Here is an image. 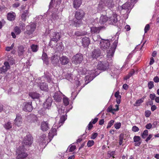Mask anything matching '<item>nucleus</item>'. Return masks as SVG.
<instances>
[{
  "mask_svg": "<svg viewBox=\"0 0 159 159\" xmlns=\"http://www.w3.org/2000/svg\"><path fill=\"white\" fill-rule=\"evenodd\" d=\"M100 48L104 51L109 49L107 51V57L108 58H111L113 57L114 54L115 49L116 46L115 48H109L110 43V41L108 39H102L100 41Z\"/></svg>",
  "mask_w": 159,
  "mask_h": 159,
  "instance_id": "1",
  "label": "nucleus"
},
{
  "mask_svg": "<svg viewBox=\"0 0 159 159\" xmlns=\"http://www.w3.org/2000/svg\"><path fill=\"white\" fill-rule=\"evenodd\" d=\"M97 69L99 70L104 71L107 70L109 68V64L107 60L98 62Z\"/></svg>",
  "mask_w": 159,
  "mask_h": 159,
  "instance_id": "2",
  "label": "nucleus"
},
{
  "mask_svg": "<svg viewBox=\"0 0 159 159\" xmlns=\"http://www.w3.org/2000/svg\"><path fill=\"white\" fill-rule=\"evenodd\" d=\"M114 0H106L103 2H101L99 4V8L102 9L103 8V6H104L107 7L110 9H112L114 7L115 5Z\"/></svg>",
  "mask_w": 159,
  "mask_h": 159,
  "instance_id": "3",
  "label": "nucleus"
},
{
  "mask_svg": "<svg viewBox=\"0 0 159 159\" xmlns=\"http://www.w3.org/2000/svg\"><path fill=\"white\" fill-rule=\"evenodd\" d=\"M26 148H24L23 146H19L16 150L17 154L18 155L17 157L18 158L22 159L27 156V153L24 152V150Z\"/></svg>",
  "mask_w": 159,
  "mask_h": 159,
  "instance_id": "4",
  "label": "nucleus"
},
{
  "mask_svg": "<svg viewBox=\"0 0 159 159\" xmlns=\"http://www.w3.org/2000/svg\"><path fill=\"white\" fill-rule=\"evenodd\" d=\"M33 138L30 134L27 135L25 138L23 142V145L24 148L30 146L33 143Z\"/></svg>",
  "mask_w": 159,
  "mask_h": 159,
  "instance_id": "5",
  "label": "nucleus"
},
{
  "mask_svg": "<svg viewBox=\"0 0 159 159\" xmlns=\"http://www.w3.org/2000/svg\"><path fill=\"white\" fill-rule=\"evenodd\" d=\"M36 27V25L34 23L27 26L26 27V30L24 32V34L26 35V36H29L32 34L35 31Z\"/></svg>",
  "mask_w": 159,
  "mask_h": 159,
  "instance_id": "6",
  "label": "nucleus"
},
{
  "mask_svg": "<svg viewBox=\"0 0 159 159\" xmlns=\"http://www.w3.org/2000/svg\"><path fill=\"white\" fill-rule=\"evenodd\" d=\"M88 74L85 76V80H93L95 77L98 75L99 73L96 70H93L87 71Z\"/></svg>",
  "mask_w": 159,
  "mask_h": 159,
  "instance_id": "7",
  "label": "nucleus"
},
{
  "mask_svg": "<svg viewBox=\"0 0 159 159\" xmlns=\"http://www.w3.org/2000/svg\"><path fill=\"white\" fill-rule=\"evenodd\" d=\"M83 60V57L81 54H77L72 58V62L75 64L81 63Z\"/></svg>",
  "mask_w": 159,
  "mask_h": 159,
  "instance_id": "8",
  "label": "nucleus"
},
{
  "mask_svg": "<svg viewBox=\"0 0 159 159\" xmlns=\"http://www.w3.org/2000/svg\"><path fill=\"white\" fill-rule=\"evenodd\" d=\"M50 36L51 40L49 43L50 45L52 41L56 43L61 38L60 34L57 32H52L50 34Z\"/></svg>",
  "mask_w": 159,
  "mask_h": 159,
  "instance_id": "9",
  "label": "nucleus"
},
{
  "mask_svg": "<svg viewBox=\"0 0 159 159\" xmlns=\"http://www.w3.org/2000/svg\"><path fill=\"white\" fill-rule=\"evenodd\" d=\"M23 110L25 111L29 112L31 111L33 109L32 102H24L23 103Z\"/></svg>",
  "mask_w": 159,
  "mask_h": 159,
  "instance_id": "10",
  "label": "nucleus"
},
{
  "mask_svg": "<svg viewBox=\"0 0 159 159\" xmlns=\"http://www.w3.org/2000/svg\"><path fill=\"white\" fill-rule=\"evenodd\" d=\"M4 65L0 67V73L4 74L8 70L10 69V66L9 63L6 61L4 63Z\"/></svg>",
  "mask_w": 159,
  "mask_h": 159,
  "instance_id": "11",
  "label": "nucleus"
},
{
  "mask_svg": "<svg viewBox=\"0 0 159 159\" xmlns=\"http://www.w3.org/2000/svg\"><path fill=\"white\" fill-rule=\"evenodd\" d=\"M60 58L57 55H54L52 56L51 58L52 63L54 66H56L60 61Z\"/></svg>",
  "mask_w": 159,
  "mask_h": 159,
  "instance_id": "12",
  "label": "nucleus"
},
{
  "mask_svg": "<svg viewBox=\"0 0 159 159\" xmlns=\"http://www.w3.org/2000/svg\"><path fill=\"white\" fill-rule=\"evenodd\" d=\"M70 61L69 59L66 56H63L60 58V62L62 65H67Z\"/></svg>",
  "mask_w": 159,
  "mask_h": 159,
  "instance_id": "13",
  "label": "nucleus"
},
{
  "mask_svg": "<svg viewBox=\"0 0 159 159\" xmlns=\"http://www.w3.org/2000/svg\"><path fill=\"white\" fill-rule=\"evenodd\" d=\"M101 52L99 49H95L91 53V56L93 58L97 59L101 56Z\"/></svg>",
  "mask_w": 159,
  "mask_h": 159,
  "instance_id": "14",
  "label": "nucleus"
},
{
  "mask_svg": "<svg viewBox=\"0 0 159 159\" xmlns=\"http://www.w3.org/2000/svg\"><path fill=\"white\" fill-rule=\"evenodd\" d=\"M84 15V11L82 10H79L75 12V17L77 20H80L83 18Z\"/></svg>",
  "mask_w": 159,
  "mask_h": 159,
  "instance_id": "15",
  "label": "nucleus"
},
{
  "mask_svg": "<svg viewBox=\"0 0 159 159\" xmlns=\"http://www.w3.org/2000/svg\"><path fill=\"white\" fill-rule=\"evenodd\" d=\"M52 102V100L51 98H48L43 104L44 108L49 109L51 107Z\"/></svg>",
  "mask_w": 159,
  "mask_h": 159,
  "instance_id": "16",
  "label": "nucleus"
},
{
  "mask_svg": "<svg viewBox=\"0 0 159 159\" xmlns=\"http://www.w3.org/2000/svg\"><path fill=\"white\" fill-rule=\"evenodd\" d=\"M108 21L109 23L111 24H115L117 21V15L113 14L111 17L108 19Z\"/></svg>",
  "mask_w": 159,
  "mask_h": 159,
  "instance_id": "17",
  "label": "nucleus"
},
{
  "mask_svg": "<svg viewBox=\"0 0 159 159\" xmlns=\"http://www.w3.org/2000/svg\"><path fill=\"white\" fill-rule=\"evenodd\" d=\"M41 128L43 131H46L48 130L49 129L48 122L47 121L42 122L41 125Z\"/></svg>",
  "mask_w": 159,
  "mask_h": 159,
  "instance_id": "18",
  "label": "nucleus"
},
{
  "mask_svg": "<svg viewBox=\"0 0 159 159\" xmlns=\"http://www.w3.org/2000/svg\"><path fill=\"white\" fill-rule=\"evenodd\" d=\"M53 2H54L56 4V7L57 10H58V6L61 3V0H51L49 4L50 8H51L53 7Z\"/></svg>",
  "mask_w": 159,
  "mask_h": 159,
  "instance_id": "19",
  "label": "nucleus"
},
{
  "mask_svg": "<svg viewBox=\"0 0 159 159\" xmlns=\"http://www.w3.org/2000/svg\"><path fill=\"white\" fill-rule=\"evenodd\" d=\"M57 134V130L55 128L52 129L48 134V139L50 142L53 136Z\"/></svg>",
  "mask_w": 159,
  "mask_h": 159,
  "instance_id": "20",
  "label": "nucleus"
},
{
  "mask_svg": "<svg viewBox=\"0 0 159 159\" xmlns=\"http://www.w3.org/2000/svg\"><path fill=\"white\" fill-rule=\"evenodd\" d=\"M90 43L89 38L87 37H85L82 39V45L84 47H88Z\"/></svg>",
  "mask_w": 159,
  "mask_h": 159,
  "instance_id": "21",
  "label": "nucleus"
},
{
  "mask_svg": "<svg viewBox=\"0 0 159 159\" xmlns=\"http://www.w3.org/2000/svg\"><path fill=\"white\" fill-rule=\"evenodd\" d=\"M25 49L24 46L23 45H20L17 49V52L19 56H22L25 51Z\"/></svg>",
  "mask_w": 159,
  "mask_h": 159,
  "instance_id": "22",
  "label": "nucleus"
},
{
  "mask_svg": "<svg viewBox=\"0 0 159 159\" xmlns=\"http://www.w3.org/2000/svg\"><path fill=\"white\" fill-rule=\"evenodd\" d=\"M54 99L57 102H60L62 99L61 95L59 93H55L53 96Z\"/></svg>",
  "mask_w": 159,
  "mask_h": 159,
  "instance_id": "23",
  "label": "nucleus"
},
{
  "mask_svg": "<svg viewBox=\"0 0 159 159\" xmlns=\"http://www.w3.org/2000/svg\"><path fill=\"white\" fill-rule=\"evenodd\" d=\"M42 58L44 63L47 65H48L49 64V61L47 55L46 53L44 52H43Z\"/></svg>",
  "mask_w": 159,
  "mask_h": 159,
  "instance_id": "24",
  "label": "nucleus"
},
{
  "mask_svg": "<svg viewBox=\"0 0 159 159\" xmlns=\"http://www.w3.org/2000/svg\"><path fill=\"white\" fill-rule=\"evenodd\" d=\"M15 124L18 126L21 125L22 124L21 117L20 116H17L14 120Z\"/></svg>",
  "mask_w": 159,
  "mask_h": 159,
  "instance_id": "25",
  "label": "nucleus"
},
{
  "mask_svg": "<svg viewBox=\"0 0 159 159\" xmlns=\"http://www.w3.org/2000/svg\"><path fill=\"white\" fill-rule=\"evenodd\" d=\"M107 20L108 17L106 16L102 15L100 17L99 22L101 24H104Z\"/></svg>",
  "mask_w": 159,
  "mask_h": 159,
  "instance_id": "26",
  "label": "nucleus"
},
{
  "mask_svg": "<svg viewBox=\"0 0 159 159\" xmlns=\"http://www.w3.org/2000/svg\"><path fill=\"white\" fill-rule=\"evenodd\" d=\"M122 9L126 10V13H129L130 11V6L129 2H126L123 4L122 7Z\"/></svg>",
  "mask_w": 159,
  "mask_h": 159,
  "instance_id": "27",
  "label": "nucleus"
},
{
  "mask_svg": "<svg viewBox=\"0 0 159 159\" xmlns=\"http://www.w3.org/2000/svg\"><path fill=\"white\" fill-rule=\"evenodd\" d=\"M47 138L46 135L45 134H43L40 136V141L42 143H48L50 142H49V139H48Z\"/></svg>",
  "mask_w": 159,
  "mask_h": 159,
  "instance_id": "28",
  "label": "nucleus"
},
{
  "mask_svg": "<svg viewBox=\"0 0 159 159\" xmlns=\"http://www.w3.org/2000/svg\"><path fill=\"white\" fill-rule=\"evenodd\" d=\"M29 95L32 98L34 99L39 98L40 95L36 92H33L29 93Z\"/></svg>",
  "mask_w": 159,
  "mask_h": 159,
  "instance_id": "29",
  "label": "nucleus"
},
{
  "mask_svg": "<svg viewBox=\"0 0 159 159\" xmlns=\"http://www.w3.org/2000/svg\"><path fill=\"white\" fill-rule=\"evenodd\" d=\"M82 3V0H74L73 2L74 7L77 9L78 8Z\"/></svg>",
  "mask_w": 159,
  "mask_h": 159,
  "instance_id": "30",
  "label": "nucleus"
},
{
  "mask_svg": "<svg viewBox=\"0 0 159 159\" xmlns=\"http://www.w3.org/2000/svg\"><path fill=\"white\" fill-rule=\"evenodd\" d=\"M15 13L14 12L9 13L7 15V18L10 21L14 20L15 17Z\"/></svg>",
  "mask_w": 159,
  "mask_h": 159,
  "instance_id": "31",
  "label": "nucleus"
},
{
  "mask_svg": "<svg viewBox=\"0 0 159 159\" xmlns=\"http://www.w3.org/2000/svg\"><path fill=\"white\" fill-rule=\"evenodd\" d=\"M102 28V27L100 26L99 27H92L91 28V33L92 34L95 33H98L100 30Z\"/></svg>",
  "mask_w": 159,
  "mask_h": 159,
  "instance_id": "32",
  "label": "nucleus"
},
{
  "mask_svg": "<svg viewBox=\"0 0 159 159\" xmlns=\"http://www.w3.org/2000/svg\"><path fill=\"white\" fill-rule=\"evenodd\" d=\"M98 118H95L93 120L92 122L91 121L89 123L88 126H87V127H88V130H90L93 127V125L92 124V123L93 124H95L98 121Z\"/></svg>",
  "mask_w": 159,
  "mask_h": 159,
  "instance_id": "33",
  "label": "nucleus"
},
{
  "mask_svg": "<svg viewBox=\"0 0 159 159\" xmlns=\"http://www.w3.org/2000/svg\"><path fill=\"white\" fill-rule=\"evenodd\" d=\"M40 89L42 90L47 91L48 89V85L46 83H42L40 84Z\"/></svg>",
  "mask_w": 159,
  "mask_h": 159,
  "instance_id": "34",
  "label": "nucleus"
},
{
  "mask_svg": "<svg viewBox=\"0 0 159 159\" xmlns=\"http://www.w3.org/2000/svg\"><path fill=\"white\" fill-rule=\"evenodd\" d=\"M115 96L116 98V102L118 104H119L120 102V99L121 97L119 95V92L117 91L115 93Z\"/></svg>",
  "mask_w": 159,
  "mask_h": 159,
  "instance_id": "35",
  "label": "nucleus"
},
{
  "mask_svg": "<svg viewBox=\"0 0 159 159\" xmlns=\"http://www.w3.org/2000/svg\"><path fill=\"white\" fill-rule=\"evenodd\" d=\"M116 109H112L111 106L109 107L107 109V111L108 112H112L113 113V111H117L119 110V106L117 105H115Z\"/></svg>",
  "mask_w": 159,
  "mask_h": 159,
  "instance_id": "36",
  "label": "nucleus"
},
{
  "mask_svg": "<svg viewBox=\"0 0 159 159\" xmlns=\"http://www.w3.org/2000/svg\"><path fill=\"white\" fill-rule=\"evenodd\" d=\"M29 12L28 10H25L24 11L21 15V18L23 20L25 21L26 19V16L28 15Z\"/></svg>",
  "mask_w": 159,
  "mask_h": 159,
  "instance_id": "37",
  "label": "nucleus"
},
{
  "mask_svg": "<svg viewBox=\"0 0 159 159\" xmlns=\"http://www.w3.org/2000/svg\"><path fill=\"white\" fill-rule=\"evenodd\" d=\"M134 145L135 146H139V136H134Z\"/></svg>",
  "mask_w": 159,
  "mask_h": 159,
  "instance_id": "38",
  "label": "nucleus"
},
{
  "mask_svg": "<svg viewBox=\"0 0 159 159\" xmlns=\"http://www.w3.org/2000/svg\"><path fill=\"white\" fill-rule=\"evenodd\" d=\"M51 19L52 21H55L59 18V17L56 13H53L51 16Z\"/></svg>",
  "mask_w": 159,
  "mask_h": 159,
  "instance_id": "39",
  "label": "nucleus"
},
{
  "mask_svg": "<svg viewBox=\"0 0 159 159\" xmlns=\"http://www.w3.org/2000/svg\"><path fill=\"white\" fill-rule=\"evenodd\" d=\"M66 118L65 116H61L59 122V124L60 126L62 125L64 123V121L66 120Z\"/></svg>",
  "mask_w": 159,
  "mask_h": 159,
  "instance_id": "40",
  "label": "nucleus"
},
{
  "mask_svg": "<svg viewBox=\"0 0 159 159\" xmlns=\"http://www.w3.org/2000/svg\"><path fill=\"white\" fill-rule=\"evenodd\" d=\"M31 48L33 52H36L38 50V47L37 45L32 44L31 46Z\"/></svg>",
  "mask_w": 159,
  "mask_h": 159,
  "instance_id": "41",
  "label": "nucleus"
},
{
  "mask_svg": "<svg viewBox=\"0 0 159 159\" xmlns=\"http://www.w3.org/2000/svg\"><path fill=\"white\" fill-rule=\"evenodd\" d=\"M134 71L133 69H132L129 74H128L125 77V78H124V80H128L129 79L131 76L133 75L134 74Z\"/></svg>",
  "mask_w": 159,
  "mask_h": 159,
  "instance_id": "42",
  "label": "nucleus"
},
{
  "mask_svg": "<svg viewBox=\"0 0 159 159\" xmlns=\"http://www.w3.org/2000/svg\"><path fill=\"white\" fill-rule=\"evenodd\" d=\"M4 127L7 129H9L12 128V125L10 122H8L4 125Z\"/></svg>",
  "mask_w": 159,
  "mask_h": 159,
  "instance_id": "43",
  "label": "nucleus"
},
{
  "mask_svg": "<svg viewBox=\"0 0 159 159\" xmlns=\"http://www.w3.org/2000/svg\"><path fill=\"white\" fill-rule=\"evenodd\" d=\"M64 104L67 106L69 104V100L68 98L66 97H64L63 99Z\"/></svg>",
  "mask_w": 159,
  "mask_h": 159,
  "instance_id": "44",
  "label": "nucleus"
},
{
  "mask_svg": "<svg viewBox=\"0 0 159 159\" xmlns=\"http://www.w3.org/2000/svg\"><path fill=\"white\" fill-rule=\"evenodd\" d=\"M14 31L16 34H19L21 33V30L18 26H16L15 27Z\"/></svg>",
  "mask_w": 159,
  "mask_h": 159,
  "instance_id": "45",
  "label": "nucleus"
},
{
  "mask_svg": "<svg viewBox=\"0 0 159 159\" xmlns=\"http://www.w3.org/2000/svg\"><path fill=\"white\" fill-rule=\"evenodd\" d=\"M148 131L147 130H145L143 133L142 134L141 136L142 138L145 139L148 136Z\"/></svg>",
  "mask_w": 159,
  "mask_h": 159,
  "instance_id": "46",
  "label": "nucleus"
},
{
  "mask_svg": "<svg viewBox=\"0 0 159 159\" xmlns=\"http://www.w3.org/2000/svg\"><path fill=\"white\" fill-rule=\"evenodd\" d=\"M65 79L66 80H70V79H73V75L71 74H66L65 75Z\"/></svg>",
  "mask_w": 159,
  "mask_h": 159,
  "instance_id": "47",
  "label": "nucleus"
},
{
  "mask_svg": "<svg viewBox=\"0 0 159 159\" xmlns=\"http://www.w3.org/2000/svg\"><path fill=\"white\" fill-rule=\"evenodd\" d=\"M100 36L98 35H94L93 36V39L94 41H96L99 40Z\"/></svg>",
  "mask_w": 159,
  "mask_h": 159,
  "instance_id": "48",
  "label": "nucleus"
},
{
  "mask_svg": "<svg viewBox=\"0 0 159 159\" xmlns=\"http://www.w3.org/2000/svg\"><path fill=\"white\" fill-rule=\"evenodd\" d=\"M110 76L111 77V79H118V78L117 75L115 74L114 73L111 72L110 74Z\"/></svg>",
  "mask_w": 159,
  "mask_h": 159,
  "instance_id": "49",
  "label": "nucleus"
},
{
  "mask_svg": "<svg viewBox=\"0 0 159 159\" xmlns=\"http://www.w3.org/2000/svg\"><path fill=\"white\" fill-rule=\"evenodd\" d=\"M94 144V142L93 140H89L87 143V145L88 147H90L93 146Z\"/></svg>",
  "mask_w": 159,
  "mask_h": 159,
  "instance_id": "50",
  "label": "nucleus"
},
{
  "mask_svg": "<svg viewBox=\"0 0 159 159\" xmlns=\"http://www.w3.org/2000/svg\"><path fill=\"white\" fill-rule=\"evenodd\" d=\"M114 122V120H111L108 123V125L107 127V128L109 129L111 127V126L113 125Z\"/></svg>",
  "mask_w": 159,
  "mask_h": 159,
  "instance_id": "51",
  "label": "nucleus"
},
{
  "mask_svg": "<svg viewBox=\"0 0 159 159\" xmlns=\"http://www.w3.org/2000/svg\"><path fill=\"white\" fill-rule=\"evenodd\" d=\"M123 135L122 134H120L119 136V144L121 145L123 143Z\"/></svg>",
  "mask_w": 159,
  "mask_h": 159,
  "instance_id": "52",
  "label": "nucleus"
},
{
  "mask_svg": "<svg viewBox=\"0 0 159 159\" xmlns=\"http://www.w3.org/2000/svg\"><path fill=\"white\" fill-rule=\"evenodd\" d=\"M153 82V81H150L148 84V87L149 89H152L154 87Z\"/></svg>",
  "mask_w": 159,
  "mask_h": 159,
  "instance_id": "53",
  "label": "nucleus"
},
{
  "mask_svg": "<svg viewBox=\"0 0 159 159\" xmlns=\"http://www.w3.org/2000/svg\"><path fill=\"white\" fill-rule=\"evenodd\" d=\"M121 125V124L120 123H116L115 124L114 127L116 129H118L120 127Z\"/></svg>",
  "mask_w": 159,
  "mask_h": 159,
  "instance_id": "54",
  "label": "nucleus"
},
{
  "mask_svg": "<svg viewBox=\"0 0 159 159\" xmlns=\"http://www.w3.org/2000/svg\"><path fill=\"white\" fill-rule=\"evenodd\" d=\"M39 113L42 115H44L46 113L45 110V108L41 109L39 111Z\"/></svg>",
  "mask_w": 159,
  "mask_h": 159,
  "instance_id": "55",
  "label": "nucleus"
},
{
  "mask_svg": "<svg viewBox=\"0 0 159 159\" xmlns=\"http://www.w3.org/2000/svg\"><path fill=\"white\" fill-rule=\"evenodd\" d=\"M70 148L69 149V151L70 152H72L74 151L76 148V146L75 145H71V146L70 147Z\"/></svg>",
  "mask_w": 159,
  "mask_h": 159,
  "instance_id": "56",
  "label": "nucleus"
},
{
  "mask_svg": "<svg viewBox=\"0 0 159 159\" xmlns=\"http://www.w3.org/2000/svg\"><path fill=\"white\" fill-rule=\"evenodd\" d=\"M132 130L134 132H137L139 130V128L136 126H134L132 127Z\"/></svg>",
  "mask_w": 159,
  "mask_h": 159,
  "instance_id": "57",
  "label": "nucleus"
},
{
  "mask_svg": "<svg viewBox=\"0 0 159 159\" xmlns=\"http://www.w3.org/2000/svg\"><path fill=\"white\" fill-rule=\"evenodd\" d=\"M150 28L149 25L148 24H147L146 26L144 28L145 33H147V31L149 30Z\"/></svg>",
  "mask_w": 159,
  "mask_h": 159,
  "instance_id": "58",
  "label": "nucleus"
},
{
  "mask_svg": "<svg viewBox=\"0 0 159 159\" xmlns=\"http://www.w3.org/2000/svg\"><path fill=\"white\" fill-rule=\"evenodd\" d=\"M98 135V134L96 133H94L92 134L91 138L92 139H94L97 137Z\"/></svg>",
  "mask_w": 159,
  "mask_h": 159,
  "instance_id": "59",
  "label": "nucleus"
},
{
  "mask_svg": "<svg viewBox=\"0 0 159 159\" xmlns=\"http://www.w3.org/2000/svg\"><path fill=\"white\" fill-rule=\"evenodd\" d=\"M151 114V112L150 111H147L145 112V116L146 117H149Z\"/></svg>",
  "mask_w": 159,
  "mask_h": 159,
  "instance_id": "60",
  "label": "nucleus"
},
{
  "mask_svg": "<svg viewBox=\"0 0 159 159\" xmlns=\"http://www.w3.org/2000/svg\"><path fill=\"white\" fill-rule=\"evenodd\" d=\"M14 45V44L13 43L11 46L7 47L6 48V50L7 51H10L13 48Z\"/></svg>",
  "mask_w": 159,
  "mask_h": 159,
  "instance_id": "61",
  "label": "nucleus"
},
{
  "mask_svg": "<svg viewBox=\"0 0 159 159\" xmlns=\"http://www.w3.org/2000/svg\"><path fill=\"white\" fill-rule=\"evenodd\" d=\"M152 125L150 123L147 124L145 126L146 128L148 129H150L152 128Z\"/></svg>",
  "mask_w": 159,
  "mask_h": 159,
  "instance_id": "62",
  "label": "nucleus"
},
{
  "mask_svg": "<svg viewBox=\"0 0 159 159\" xmlns=\"http://www.w3.org/2000/svg\"><path fill=\"white\" fill-rule=\"evenodd\" d=\"M20 5V3L18 2H16L13 5V7L16 8L19 7Z\"/></svg>",
  "mask_w": 159,
  "mask_h": 159,
  "instance_id": "63",
  "label": "nucleus"
},
{
  "mask_svg": "<svg viewBox=\"0 0 159 159\" xmlns=\"http://www.w3.org/2000/svg\"><path fill=\"white\" fill-rule=\"evenodd\" d=\"M155 95L154 94H151L150 95V98L152 100H154L155 97Z\"/></svg>",
  "mask_w": 159,
  "mask_h": 159,
  "instance_id": "64",
  "label": "nucleus"
}]
</instances>
